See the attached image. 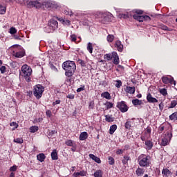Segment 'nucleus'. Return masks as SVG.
<instances>
[{"label":"nucleus","instance_id":"nucleus-1","mask_svg":"<svg viewBox=\"0 0 177 177\" xmlns=\"http://www.w3.org/2000/svg\"><path fill=\"white\" fill-rule=\"evenodd\" d=\"M62 68L65 71L66 77L68 78H71L77 70V65L73 61H66L62 64Z\"/></svg>","mask_w":177,"mask_h":177},{"label":"nucleus","instance_id":"nucleus-2","mask_svg":"<svg viewBox=\"0 0 177 177\" xmlns=\"http://www.w3.org/2000/svg\"><path fill=\"white\" fill-rule=\"evenodd\" d=\"M32 75V69L31 66L24 64L21 68L20 75L23 77L26 82H31V75Z\"/></svg>","mask_w":177,"mask_h":177},{"label":"nucleus","instance_id":"nucleus-3","mask_svg":"<svg viewBox=\"0 0 177 177\" xmlns=\"http://www.w3.org/2000/svg\"><path fill=\"white\" fill-rule=\"evenodd\" d=\"M138 162L140 167H144L145 168L150 167V156L146 154L140 155L138 158Z\"/></svg>","mask_w":177,"mask_h":177},{"label":"nucleus","instance_id":"nucleus-4","mask_svg":"<svg viewBox=\"0 0 177 177\" xmlns=\"http://www.w3.org/2000/svg\"><path fill=\"white\" fill-rule=\"evenodd\" d=\"M44 92H45V88L42 85L37 84L34 86L33 95L36 97V99H41Z\"/></svg>","mask_w":177,"mask_h":177},{"label":"nucleus","instance_id":"nucleus-5","mask_svg":"<svg viewBox=\"0 0 177 177\" xmlns=\"http://www.w3.org/2000/svg\"><path fill=\"white\" fill-rule=\"evenodd\" d=\"M48 27L49 28L48 32H53V31L57 30V27H59V23H57V21L55 19H50L48 23Z\"/></svg>","mask_w":177,"mask_h":177},{"label":"nucleus","instance_id":"nucleus-6","mask_svg":"<svg viewBox=\"0 0 177 177\" xmlns=\"http://www.w3.org/2000/svg\"><path fill=\"white\" fill-rule=\"evenodd\" d=\"M116 107L121 111V113H127V111L129 110V106H128L125 101L118 102Z\"/></svg>","mask_w":177,"mask_h":177},{"label":"nucleus","instance_id":"nucleus-7","mask_svg":"<svg viewBox=\"0 0 177 177\" xmlns=\"http://www.w3.org/2000/svg\"><path fill=\"white\" fill-rule=\"evenodd\" d=\"M113 19V14L110 12H104L102 14L101 23L102 24H107V23L111 21Z\"/></svg>","mask_w":177,"mask_h":177},{"label":"nucleus","instance_id":"nucleus-8","mask_svg":"<svg viewBox=\"0 0 177 177\" xmlns=\"http://www.w3.org/2000/svg\"><path fill=\"white\" fill-rule=\"evenodd\" d=\"M26 6L29 9H32V8H36V9H39L42 6V3L38 1H27Z\"/></svg>","mask_w":177,"mask_h":177},{"label":"nucleus","instance_id":"nucleus-9","mask_svg":"<svg viewBox=\"0 0 177 177\" xmlns=\"http://www.w3.org/2000/svg\"><path fill=\"white\" fill-rule=\"evenodd\" d=\"M133 18L140 23H143V21H150V20H151V18L149 15H133Z\"/></svg>","mask_w":177,"mask_h":177},{"label":"nucleus","instance_id":"nucleus-10","mask_svg":"<svg viewBox=\"0 0 177 177\" xmlns=\"http://www.w3.org/2000/svg\"><path fill=\"white\" fill-rule=\"evenodd\" d=\"M172 139V133L167 132L165 136L162 139L161 146H168Z\"/></svg>","mask_w":177,"mask_h":177},{"label":"nucleus","instance_id":"nucleus-11","mask_svg":"<svg viewBox=\"0 0 177 177\" xmlns=\"http://www.w3.org/2000/svg\"><path fill=\"white\" fill-rule=\"evenodd\" d=\"M161 80L163 84H171V85H176V81H175L172 77H168L167 76H163L162 77Z\"/></svg>","mask_w":177,"mask_h":177},{"label":"nucleus","instance_id":"nucleus-12","mask_svg":"<svg viewBox=\"0 0 177 177\" xmlns=\"http://www.w3.org/2000/svg\"><path fill=\"white\" fill-rule=\"evenodd\" d=\"M147 100L148 103H158V100H157L156 97H153L150 93L147 95Z\"/></svg>","mask_w":177,"mask_h":177},{"label":"nucleus","instance_id":"nucleus-13","mask_svg":"<svg viewBox=\"0 0 177 177\" xmlns=\"http://www.w3.org/2000/svg\"><path fill=\"white\" fill-rule=\"evenodd\" d=\"M112 57L113 58V64H120V57H118V54H117L116 52H113L112 53Z\"/></svg>","mask_w":177,"mask_h":177},{"label":"nucleus","instance_id":"nucleus-14","mask_svg":"<svg viewBox=\"0 0 177 177\" xmlns=\"http://www.w3.org/2000/svg\"><path fill=\"white\" fill-rule=\"evenodd\" d=\"M87 174L88 173L86 172V171L82 170L80 172L73 173L72 176L73 177H80V176L83 177V176H86Z\"/></svg>","mask_w":177,"mask_h":177},{"label":"nucleus","instance_id":"nucleus-15","mask_svg":"<svg viewBox=\"0 0 177 177\" xmlns=\"http://www.w3.org/2000/svg\"><path fill=\"white\" fill-rule=\"evenodd\" d=\"M115 48H116L118 52H122L124 50V46L121 44V41H116L115 43Z\"/></svg>","mask_w":177,"mask_h":177},{"label":"nucleus","instance_id":"nucleus-16","mask_svg":"<svg viewBox=\"0 0 177 177\" xmlns=\"http://www.w3.org/2000/svg\"><path fill=\"white\" fill-rule=\"evenodd\" d=\"M147 150H151L153 146H154V142L150 140H146L145 143Z\"/></svg>","mask_w":177,"mask_h":177},{"label":"nucleus","instance_id":"nucleus-17","mask_svg":"<svg viewBox=\"0 0 177 177\" xmlns=\"http://www.w3.org/2000/svg\"><path fill=\"white\" fill-rule=\"evenodd\" d=\"M162 175H163V177H168L169 175H172V172L167 168H163L162 170Z\"/></svg>","mask_w":177,"mask_h":177},{"label":"nucleus","instance_id":"nucleus-18","mask_svg":"<svg viewBox=\"0 0 177 177\" xmlns=\"http://www.w3.org/2000/svg\"><path fill=\"white\" fill-rule=\"evenodd\" d=\"M13 53H14L13 56H15V57H17V58L24 57V55H25V53L23 50L18 51V52L13 51Z\"/></svg>","mask_w":177,"mask_h":177},{"label":"nucleus","instance_id":"nucleus-19","mask_svg":"<svg viewBox=\"0 0 177 177\" xmlns=\"http://www.w3.org/2000/svg\"><path fill=\"white\" fill-rule=\"evenodd\" d=\"M88 156L90 157V158H91V160H93V161L97 162V164H100L102 162V160H100V158H99L97 156H95L94 154L90 153Z\"/></svg>","mask_w":177,"mask_h":177},{"label":"nucleus","instance_id":"nucleus-20","mask_svg":"<svg viewBox=\"0 0 177 177\" xmlns=\"http://www.w3.org/2000/svg\"><path fill=\"white\" fill-rule=\"evenodd\" d=\"M131 156H124L122 159V163L123 165H128V161H131Z\"/></svg>","mask_w":177,"mask_h":177},{"label":"nucleus","instance_id":"nucleus-21","mask_svg":"<svg viewBox=\"0 0 177 177\" xmlns=\"http://www.w3.org/2000/svg\"><path fill=\"white\" fill-rule=\"evenodd\" d=\"M136 91V88H135V86H133V87L127 86L126 87V92H127V93H130V95H133V93H135Z\"/></svg>","mask_w":177,"mask_h":177},{"label":"nucleus","instance_id":"nucleus-22","mask_svg":"<svg viewBox=\"0 0 177 177\" xmlns=\"http://www.w3.org/2000/svg\"><path fill=\"white\" fill-rule=\"evenodd\" d=\"M79 139L80 140H86L88 139V133L86 131L81 133Z\"/></svg>","mask_w":177,"mask_h":177},{"label":"nucleus","instance_id":"nucleus-23","mask_svg":"<svg viewBox=\"0 0 177 177\" xmlns=\"http://www.w3.org/2000/svg\"><path fill=\"white\" fill-rule=\"evenodd\" d=\"M45 158H46V156H45L44 153H39L37 156V159L38 161H40V162H44V161H45Z\"/></svg>","mask_w":177,"mask_h":177},{"label":"nucleus","instance_id":"nucleus-24","mask_svg":"<svg viewBox=\"0 0 177 177\" xmlns=\"http://www.w3.org/2000/svg\"><path fill=\"white\" fill-rule=\"evenodd\" d=\"M136 174L138 176H142L145 174V169H143L142 168L138 167L136 171Z\"/></svg>","mask_w":177,"mask_h":177},{"label":"nucleus","instance_id":"nucleus-25","mask_svg":"<svg viewBox=\"0 0 177 177\" xmlns=\"http://www.w3.org/2000/svg\"><path fill=\"white\" fill-rule=\"evenodd\" d=\"M51 158L52 160H58L59 157L57 156V151L56 149H53L51 152Z\"/></svg>","mask_w":177,"mask_h":177},{"label":"nucleus","instance_id":"nucleus-26","mask_svg":"<svg viewBox=\"0 0 177 177\" xmlns=\"http://www.w3.org/2000/svg\"><path fill=\"white\" fill-rule=\"evenodd\" d=\"M102 97H104L105 99H107L108 100H110L111 99V95H110V93L105 91L101 94Z\"/></svg>","mask_w":177,"mask_h":177},{"label":"nucleus","instance_id":"nucleus-27","mask_svg":"<svg viewBox=\"0 0 177 177\" xmlns=\"http://www.w3.org/2000/svg\"><path fill=\"white\" fill-rule=\"evenodd\" d=\"M105 117V121L107 122H113L114 121V118H113V115H106Z\"/></svg>","mask_w":177,"mask_h":177},{"label":"nucleus","instance_id":"nucleus-28","mask_svg":"<svg viewBox=\"0 0 177 177\" xmlns=\"http://www.w3.org/2000/svg\"><path fill=\"white\" fill-rule=\"evenodd\" d=\"M104 106H106V110H110V109H113V106H114V104L111 102L106 101V103H104Z\"/></svg>","mask_w":177,"mask_h":177},{"label":"nucleus","instance_id":"nucleus-29","mask_svg":"<svg viewBox=\"0 0 177 177\" xmlns=\"http://www.w3.org/2000/svg\"><path fill=\"white\" fill-rule=\"evenodd\" d=\"M159 93L165 97L168 95V91L166 88H159Z\"/></svg>","mask_w":177,"mask_h":177},{"label":"nucleus","instance_id":"nucleus-30","mask_svg":"<svg viewBox=\"0 0 177 177\" xmlns=\"http://www.w3.org/2000/svg\"><path fill=\"white\" fill-rule=\"evenodd\" d=\"M142 100L139 99H135L132 100V104L133 106H142Z\"/></svg>","mask_w":177,"mask_h":177},{"label":"nucleus","instance_id":"nucleus-31","mask_svg":"<svg viewBox=\"0 0 177 177\" xmlns=\"http://www.w3.org/2000/svg\"><path fill=\"white\" fill-rule=\"evenodd\" d=\"M169 118L171 121H177V111L170 115Z\"/></svg>","mask_w":177,"mask_h":177},{"label":"nucleus","instance_id":"nucleus-32","mask_svg":"<svg viewBox=\"0 0 177 177\" xmlns=\"http://www.w3.org/2000/svg\"><path fill=\"white\" fill-rule=\"evenodd\" d=\"M115 131H117V124H113L109 129L110 135H113Z\"/></svg>","mask_w":177,"mask_h":177},{"label":"nucleus","instance_id":"nucleus-33","mask_svg":"<svg viewBox=\"0 0 177 177\" xmlns=\"http://www.w3.org/2000/svg\"><path fill=\"white\" fill-rule=\"evenodd\" d=\"M177 105V100H172L171 101L170 106H167V109H174V107H176Z\"/></svg>","mask_w":177,"mask_h":177},{"label":"nucleus","instance_id":"nucleus-34","mask_svg":"<svg viewBox=\"0 0 177 177\" xmlns=\"http://www.w3.org/2000/svg\"><path fill=\"white\" fill-rule=\"evenodd\" d=\"M29 129L31 133H35L39 128L37 126H32Z\"/></svg>","mask_w":177,"mask_h":177},{"label":"nucleus","instance_id":"nucleus-35","mask_svg":"<svg viewBox=\"0 0 177 177\" xmlns=\"http://www.w3.org/2000/svg\"><path fill=\"white\" fill-rule=\"evenodd\" d=\"M133 124V123L131 121H127L126 122L124 127L126 128V129H131V128H132V125Z\"/></svg>","mask_w":177,"mask_h":177},{"label":"nucleus","instance_id":"nucleus-36","mask_svg":"<svg viewBox=\"0 0 177 177\" xmlns=\"http://www.w3.org/2000/svg\"><path fill=\"white\" fill-rule=\"evenodd\" d=\"M6 13V7L0 4V15H5Z\"/></svg>","mask_w":177,"mask_h":177},{"label":"nucleus","instance_id":"nucleus-37","mask_svg":"<svg viewBox=\"0 0 177 177\" xmlns=\"http://www.w3.org/2000/svg\"><path fill=\"white\" fill-rule=\"evenodd\" d=\"M87 50H88L89 53H92L93 52V46L92 43L89 42L87 45Z\"/></svg>","mask_w":177,"mask_h":177},{"label":"nucleus","instance_id":"nucleus-38","mask_svg":"<svg viewBox=\"0 0 177 177\" xmlns=\"http://www.w3.org/2000/svg\"><path fill=\"white\" fill-rule=\"evenodd\" d=\"M108 162L109 165H114V164L115 163V160H114V158L109 156L108 158Z\"/></svg>","mask_w":177,"mask_h":177},{"label":"nucleus","instance_id":"nucleus-39","mask_svg":"<svg viewBox=\"0 0 177 177\" xmlns=\"http://www.w3.org/2000/svg\"><path fill=\"white\" fill-rule=\"evenodd\" d=\"M94 176L95 177H102L103 176V173L102 172V170H97L94 173Z\"/></svg>","mask_w":177,"mask_h":177},{"label":"nucleus","instance_id":"nucleus-40","mask_svg":"<svg viewBox=\"0 0 177 177\" xmlns=\"http://www.w3.org/2000/svg\"><path fill=\"white\" fill-rule=\"evenodd\" d=\"M104 59H105L106 60H108V62H109L110 60H111V59H113V54H106L104 55Z\"/></svg>","mask_w":177,"mask_h":177},{"label":"nucleus","instance_id":"nucleus-41","mask_svg":"<svg viewBox=\"0 0 177 177\" xmlns=\"http://www.w3.org/2000/svg\"><path fill=\"white\" fill-rule=\"evenodd\" d=\"M14 142L15 143H18L19 145H21L22 143L24 142V140L21 138H18L14 139Z\"/></svg>","mask_w":177,"mask_h":177},{"label":"nucleus","instance_id":"nucleus-42","mask_svg":"<svg viewBox=\"0 0 177 177\" xmlns=\"http://www.w3.org/2000/svg\"><path fill=\"white\" fill-rule=\"evenodd\" d=\"M140 139L142 142H146V140H149V136L147 134H142L140 136Z\"/></svg>","mask_w":177,"mask_h":177},{"label":"nucleus","instance_id":"nucleus-43","mask_svg":"<svg viewBox=\"0 0 177 177\" xmlns=\"http://www.w3.org/2000/svg\"><path fill=\"white\" fill-rule=\"evenodd\" d=\"M10 127H14V128L12 129V131H15V129H17V128H19V124H17L16 122H12L10 124Z\"/></svg>","mask_w":177,"mask_h":177},{"label":"nucleus","instance_id":"nucleus-44","mask_svg":"<svg viewBox=\"0 0 177 177\" xmlns=\"http://www.w3.org/2000/svg\"><path fill=\"white\" fill-rule=\"evenodd\" d=\"M65 145H66V146H70L71 147H73V146H74V144L72 140H67L65 142Z\"/></svg>","mask_w":177,"mask_h":177},{"label":"nucleus","instance_id":"nucleus-45","mask_svg":"<svg viewBox=\"0 0 177 177\" xmlns=\"http://www.w3.org/2000/svg\"><path fill=\"white\" fill-rule=\"evenodd\" d=\"M108 42H113L114 41V35H109L106 37Z\"/></svg>","mask_w":177,"mask_h":177},{"label":"nucleus","instance_id":"nucleus-46","mask_svg":"<svg viewBox=\"0 0 177 177\" xmlns=\"http://www.w3.org/2000/svg\"><path fill=\"white\" fill-rule=\"evenodd\" d=\"M9 32H10V34L13 35L17 32V30L16 29V28L12 27L10 28Z\"/></svg>","mask_w":177,"mask_h":177},{"label":"nucleus","instance_id":"nucleus-47","mask_svg":"<svg viewBox=\"0 0 177 177\" xmlns=\"http://www.w3.org/2000/svg\"><path fill=\"white\" fill-rule=\"evenodd\" d=\"M9 171L10 172H16L17 171V166L16 165H13L12 167H10Z\"/></svg>","mask_w":177,"mask_h":177},{"label":"nucleus","instance_id":"nucleus-48","mask_svg":"<svg viewBox=\"0 0 177 177\" xmlns=\"http://www.w3.org/2000/svg\"><path fill=\"white\" fill-rule=\"evenodd\" d=\"M82 91H85V85L84 84L81 85V87L78 88L76 90V92H77V93H79L80 92H82Z\"/></svg>","mask_w":177,"mask_h":177},{"label":"nucleus","instance_id":"nucleus-49","mask_svg":"<svg viewBox=\"0 0 177 177\" xmlns=\"http://www.w3.org/2000/svg\"><path fill=\"white\" fill-rule=\"evenodd\" d=\"M71 42H75L77 44V35H71Z\"/></svg>","mask_w":177,"mask_h":177},{"label":"nucleus","instance_id":"nucleus-50","mask_svg":"<svg viewBox=\"0 0 177 177\" xmlns=\"http://www.w3.org/2000/svg\"><path fill=\"white\" fill-rule=\"evenodd\" d=\"M79 64H81L82 67H86V62L82 59L78 60Z\"/></svg>","mask_w":177,"mask_h":177},{"label":"nucleus","instance_id":"nucleus-51","mask_svg":"<svg viewBox=\"0 0 177 177\" xmlns=\"http://www.w3.org/2000/svg\"><path fill=\"white\" fill-rule=\"evenodd\" d=\"M0 71L1 74H5L6 73V66H1Z\"/></svg>","mask_w":177,"mask_h":177},{"label":"nucleus","instance_id":"nucleus-52","mask_svg":"<svg viewBox=\"0 0 177 177\" xmlns=\"http://www.w3.org/2000/svg\"><path fill=\"white\" fill-rule=\"evenodd\" d=\"M117 84H115L116 88H121L122 86V82L121 80H116Z\"/></svg>","mask_w":177,"mask_h":177},{"label":"nucleus","instance_id":"nucleus-53","mask_svg":"<svg viewBox=\"0 0 177 177\" xmlns=\"http://www.w3.org/2000/svg\"><path fill=\"white\" fill-rule=\"evenodd\" d=\"M164 129H165V127L162 125H160L158 129V133H162V132L164 131Z\"/></svg>","mask_w":177,"mask_h":177},{"label":"nucleus","instance_id":"nucleus-54","mask_svg":"<svg viewBox=\"0 0 177 177\" xmlns=\"http://www.w3.org/2000/svg\"><path fill=\"white\" fill-rule=\"evenodd\" d=\"M150 133H151V128L148 127L146 129V131L145 132V134L149 135V136H150Z\"/></svg>","mask_w":177,"mask_h":177},{"label":"nucleus","instance_id":"nucleus-55","mask_svg":"<svg viewBox=\"0 0 177 177\" xmlns=\"http://www.w3.org/2000/svg\"><path fill=\"white\" fill-rule=\"evenodd\" d=\"M55 133H57V131H56L55 130H53L51 131H49L48 136H50V138H53V136H55Z\"/></svg>","mask_w":177,"mask_h":177},{"label":"nucleus","instance_id":"nucleus-56","mask_svg":"<svg viewBox=\"0 0 177 177\" xmlns=\"http://www.w3.org/2000/svg\"><path fill=\"white\" fill-rule=\"evenodd\" d=\"M133 13H136V15H143V10H133Z\"/></svg>","mask_w":177,"mask_h":177},{"label":"nucleus","instance_id":"nucleus-57","mask_svg":"<svg viewBox=\"0 0 177 177\" xmlns=\"http://www.w3.org/2000/svg\"><path fill=\"white\" fill-rule=\"evenodd\" d=\"M46 115L50 118L52 117V111L50 110L46 111Z\"/></svg>","mask_w":177,"mask_h":177},{"label":"nucleus","instance_id":"nucleus-58","mask_svg":"<svg viewBox=\"0 0 177 177\" xmlns=\"http://www.w3.org/2000/svg\"><path fill=\"white\" fill-rule=\"evenodd\" d=\"M158 106H159V109L160 110V111H162V110H164V103L162 102H161Z\"/></svg>","mask_w":177,"mask_h":177},{"label":"nucleus","instance_id":"nucleus-59","mask_svg":"<svg viewBox=\"0 0 177 177\" xmlns=\"http://www.w3.org/2000/svg\"><path fill=\"white\" fill-rule=\"evenodd\" d=\"M120 17L122 18V19H129V15L128 14H122L120 15Z\"/></svg>","mask_w":177,"mask_h":177},{"label":"nucleus","instance_id":"nucleus-60","mask_svg":"<svg viewBox=\"0 0 177 177\" xmlns=\"http://www.w3.org/2000/svg\"><path fill=\"white\" fill-rule=\"evenodd\" d=\"M66 97L68 98V99H74V97H75V96H74V94H68L67 96H66Z\"/></svg>","mask_w":177,"mask_h":177},{"label":"nucleus","instance_id":"nucleus-61","mask_svg":"<svg viewBox=\"0 0 177 177\" xmlns=\"http://www.w3.org/2000/svg\"><path fill=\"white\" fill-rule=\"evenodd\" d=\"M14 38H15V39H17L19 41L21 40V38L20 37V35H15Z\"/></svg>","mask_w":177,"mask_h":177},{"label":"nucleus","instance_id":"nucleus-62","mask_svg":"<svg viewBox=\"0 0 177 177\" xmlns=\"http://www.w3.org/2000/svg\"><path fill=\"white\" fill-rule=\"evenodd\" d=\"M26 93L27 96H29V97H31L32 96V92L31 91H28Z\"/></svg>","mask_w":177,"mask_h":177},{"label":"nucleus","instance_id":"nucleus-63","mask_svg":"<svg viewBox=\"0 0 177 177\" xmlns=\"http://www.w3.org/2000/svg\"><path fill=\"white\" fill-rule=\"evenodd\" d=\"M122 153H124V151L122 149H118L116 151V154L118 155L122 154Z\"/></svg>","mask_w":177,"mask_h":177},{"label":"nucleus","instance_id":"nucleus-64","mask_svg":"<svg viewBox=\"0 0 177 177\" xmlns=\"http://www.w3.org/2000/svg\"><path fill=\"white\" fill-rule=\"evenodd\" d=\"M60 100H56L55 102H53V106H56V104H60Z\"/></svg>","mask_w":177,"mask_h":177}]
</instances>
